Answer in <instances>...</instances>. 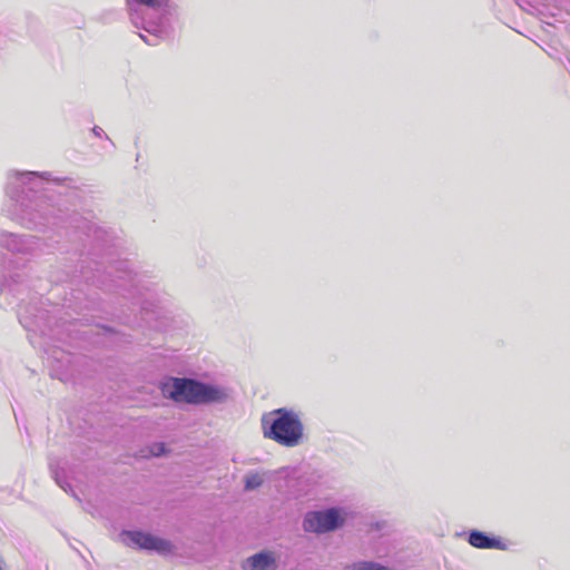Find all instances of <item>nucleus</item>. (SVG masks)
Segmentation results:
<instances>
[{
    "label": "nucleus",
    "instance_id": "13",
    "mask_svg": "<svg viewBox=\"0 0 570 570\" xmlns=\"http://www.w3.org/2000/svg\"><path fill=\"white\" fill-rule=\"evenodd\" d=\"M167 453L166 444L163 442L154 443L148 449V454H142V456H160Z\"/></svg>",
    "mask_w": 570,
    "mask_h": 570
},
{
    "label": "nucleus",
    "instance_id": "9",
    "mask_svg": "<svg viewBox=\"0 0 570 570\" xmlns=\"http://www.w3.org/2000/svg\"><path fill=\"white\" fill-rule=\"evenodd\" d=\"M469 543L471 546H473L475 548H480V549H492V548L500 549V550L505 549V544L502 543L501 540H499L497 538H491L488 534H485L484 532H481L478 530H473L470 532Z\"/></svg>",
    "mask_w": 570,
    "mask_h": 570
},
{
    "label": "nucleus",
    "instance_id": "11",
    "mask_svg": "<svg viewBox=\"0 0 570 570\" xmlns=\"http://www.w3.org/2000/svg\"><path fill=\"white\" fill-rule=\"evenodd\" d=\"M265 480V473L249 472L244 476V490L253 491L262 487Z\"/></svg>",
    "mask_w": 570,
    "mask_h": 570
},
{
    "label": "nucleus",
    "instance_id": "16",
    "mask_svg": "<svg viewBox=\"0 0 570 570\" xmlns=\"http://www.w3.org/2000/svg\"><path fill=\"white\" fill-rule=\"evenodd\" d=\"M139 37L147 43V45H151V46H155L156 42H153V41H149L144 35H139Z\"/></svg>",
    "mask_w": 570,
    "mask_h": 570
},
{
    "label": "nucleus",
    "instance_id": "5",
    "mask_svg": "<svg viewBox=\"0 0 570 570\" xmlns=\"http://www.w3.org/2000/svg\"><path fill=\"white\" fill-rule=\"evenodd\" d=\"M262 428H303L297 413L285 407L265 413L262 416Z\"/></svg>",
    "mask_w": 570,
    "mask_h": 570
},
{
    "label": "nucleus",
    "instance_id": "2",
    "mask_svg": "<svg viewBox=\"0 0 570 570\" xmlns=\"http://www.w3.org/2000/svg\"><path fill=\"white\" fill-rule=\"evenodd\" d=\"M161 392L176 402L189 404L223 403L227 400L223 389L188 377H169L161 384Z\"/></svg>",
    "mask_w": 570,
    "mask_h": 570
},
{
    "label": "nucleus",
    "instance_id": "15",
    "mask_svg": "<svg viewBox=\"0 0 570 570\" xmlns=\"http://www.w3.org/2000/svg\"><path fill=\"white\" fill-rule=\"evenodd\" d=\"M102 131H104V130H102L100 127H98V126H95V127L92 128V132H94L96 136H98V137H100V136H101Z\"/></svg>",
    "mask_w": 570,
    "mask_h": 570
},
{
    "label": "nucleus",
    "instance_id": "10",
    "mask_svg": "<svg viewBox=\"0 0 570 570\" xmlns=\"http://www.w3.org/2000/svg\"><path fill=\"white\" fill-rule=\"evenodd\" d=\"M49 469L56 483L65 492L71 493L73 498L80 501L76 492L72 490L71 484L66 480V471L62 466H60V462L58 460H51L49 463Z\"/></svg>",
    "mask_w": 570,
    "mask_h": 570
},
{
    "label": "nucleus",
    "instance_id": "17",
    "mask_svg": "<svg viewBox=\"0 0 570 570\" xmlns=\"http://www.w3.org/2000/svg\"><path fill=\"white\" fill-rule=\"evenodd\" d=\"M144 29H145L146 31L150 32V33H155L156 31H158V29H157V28H155V29H149V28H147V27H144Z\"/></svg>",
    "mask_w": 570,
    "mask_h": 570
},
{
    "label": "nucleus",
    "instance_id": "7",
    "mask_svg": "<svg viewBox=\"0 0 570 570\" xmlns=\"http://www.w3.org/2000/svg\"><path fill=\"white\" fill-rule=\"evenodd\" d=\"M243 570H276L277 569V560L275 558L274 552L272 551H261L257 552L247 559H245L242 563Z\"/></svg>",
    "mask_w": 570,
    "mask_h": 570
},
{
    "label": "nucleus",
    "instance_id": "3",
    "mask_svg": "<svg viewBox=\"0 0 570 570\" xmlns=\"http://www.w3.org/2000/svg\"><path fill=\"white\" fill-rule=\"evenodd\" d=\"M119 537L122 543L130 548L155 551L161 556H169L176 552V547L171 541L144 531L122 530Z\"/></svg>",
    "mask_w": 570,
    "mask_h": 570
},
{
    "label": "nucleus",
    "instance_id": "18",
    "mask_svg": "<svg viewBox=\"0 0 570 570\" xmlns=\"http://www.w3.org/2000/svg\"><path fill=\"white\" fill-rule=\"evenodd\" d=\"M19 315H20V317H22V318H27V317H28L27 315H24V314H23V312H22V307H21V308H20V311H19Z\"/></svg>",
    "mask_w": 570,
    "mask_h": 570
},
{
    "label": "nucleus",
    "instance_id": "14",
    "mask_svg": "<svg viewBox=\"0 0 570 570\" xmlns=\"http://www.w3.org/2000/svg\"><path fill=\"white\" fill-rule=\"evenodd\" d=\"M138 3L147 6L149 8L159 9L161 8L166 0H136Z\"/></svg>",
    "mask_w": 570,
    "mask_h": 570
},
{
    "label": "nucleus",
    "instance_id": "6",
    "mask_svg": "<svg viewBox=\"0 0 570 570\" xmlns=\"http://www.w3.org/2000/svg\"><path fill=\"white\" fill-rule=\"evenodd\" d=\"M0 245L10 252L32 253L38 247V239L35 236H20L3 232L0 234Z\"/></svg>",
    "mask_w": 570,
    "mask_h": 570
},
{
    "label": "nucleus",
    "instance_id": "12",
    "mask_svg": "<svg viewBox=\"0 0 570 570\" xmlns=\"http://www.w3.org/2000/svg\"><path fill=\"white\" fill-rule=\"evenodd\" d=\"M47 320V312L41 311L39 314L32 316L30 323L24 324L26 327L33 326L35 331H40L42 334H46L45 327L42 326V322Z\"/></svg>",
    "mask_w": 570,
    "mask_h": 570
},
{
    "label": "nucleus",
    "instance_id": "4",
    "mask_svg": "<svg viewBox=\"0 0 570 570\" xmlns=\"http://www.w3.org/2000/svg\"><path fill=\"white\" fill-rule=\"evenodd\" d=\"M344 521L336 508L309 511L304 517L303 529L305 532L325 533L338 529Z\"/></svg>",
    "mask_w": 570,
    "mask_h": 570
},
{
    "label": "nucleus",
    "instance_id": "8",
    "mask_svg": "<svg viewBox=\"0 0 570 570\" xmlns=\"http://www.w3.org/2000/svg\"><path fill=\"white\" fill-rule=\"evenodd\" d=\"M263 434L285 446H295L303 440V430H263Z\"/></svg>",
    "mask_w": 570,
    "mask_h": 570
},
{
    "label": "nucleus",
    "instance_id": "1",
    "mask_svg": "<svg viewBox=\"0 0 570 570\" xmlns=\"http://www.w3.org/2000/svg\"><path fill=\"white\" fill-rule=\"evenodd\" d=\"M37 176H39L37 171L17 173L16 180L8 185V194L19 203L21 224L26 227L49 224L57 210L45 194H39L29 186Z\"/></svg>",
    "mask_w": 570,
    "mask_h": 570
}]
</instances>
